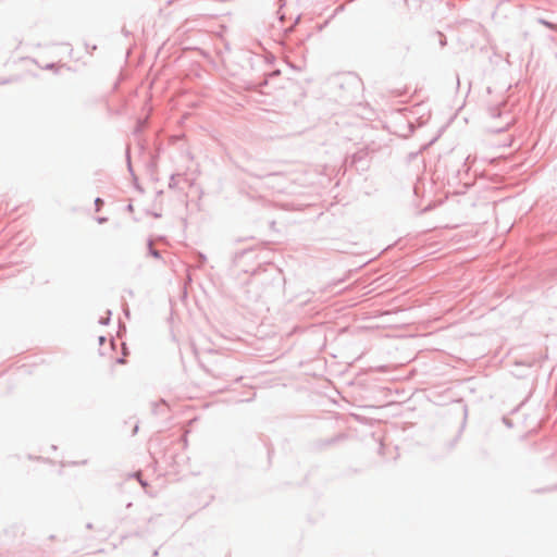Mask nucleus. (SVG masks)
<instances>
[{"label":"nucleus","instance_id":"obj_1","mask_svg":"<svg viewBox=\"0 0 557 557\" xmlns=\"http://www.w3.org/2000/svg\"><path fill=\"white\" fill-rule=\"evenodd\" d=\"M150 251H151V255H152L153 257H156V258H158V257H159V252H158L157 250H152V249H150Z\"/></svg>","mask_w":557,"mask_h":557}]
</instances>
